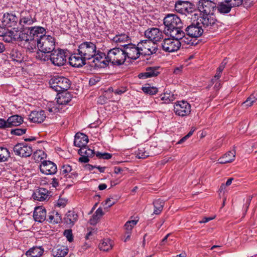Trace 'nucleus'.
I'll return each mask as SVG.
<instances>
[{"mask_svg": "<svg viewBox=\"0 0 257 257\" xmlns=\"http://www.w3.org/2000/svg\"><path fill=\"white\" fill-rule=\"evenodd\" d=\"M197 20L202 27L207 29H212L217 25V20L214 13L199 16Z\"/></svg>", "mask_w": 257, "mask_h": 257, "instance_id": "14", "label": "nucleus"}, {"mask_svg": "<svg viewBox=\"0 0 257 257\" xmlns=\"http://www.w3.org/2000/svg\"><path fill=\"white\" fill-rule=\"evenodd\" d=\"M175 11L181 14L187 16L193 13L195 10V6L188 1H177L175 4Z\"/></svg>", "mask_w": 257, "mask_h": 257, "instance_id": "11", "label": "nucleus"}, {"mask_svg": "<svg viewBox=\"0 0 257 257\" xmlns=\"http://www.w3.org/2000/svg\"><path fill=\"white\" fill-rule=\"evenodd\" d=\"M197 7L199 12V16L214 14L216 4L210 0H199Z\"/></svg>", "mask_w": 257, "mask_h": 257, "instance_id": "9", "label": "nucleus"}, {"mask_svg": "<svg viewBox=\"0 0 257 257\" xmlns=\"http://www.w3.org/2000/svg\"><path fill=\"white\" fill-rule=\"evenodd\" d=\"M174 111L178 116H187L191 112V105L186 101H177L174 105Z\"/></svg>", "mask_w": 257, "mask_h": 257, "instance_id": "15", "label": "nucleus"}, {"mask_svg": "<svg viewBox=\"0 0 257 257\" xmlns=\"http://www.w3.org/2000/svg\"><path fill=\"white\" fill-rule=\"evenodd\" d=\"M71 93L67 91L58 92L57 95V105L60 107L67 105L72 99Z\"/></svg>", "mask_w": 257, "mask_h": 257, "instance_id": "21", "label": "nucleus"}, {"mask_svg": "<svg viewBox=\"0 0 257 257\" xmlns=\"http://www.w3.org/2000/svg\"><path fill=\"white\" fill-rule=\"evenodd\" d=\"M13 151L16 155L21 157H30L33 153L31 146L26 143H18L14 147Z\"/></svg>", "mask_w": 257, "mask_h": 257, "instance_id": "17", "label": "nucleus"}, {"mask_svg": "<svg viewBox=\"0 0 257 257\" xmlns=\"http://www.w3.org/2000/svg\"><path fill=\"white\" fill-rule=\"evenodd\" d=\"M139 46L141 55H150L155 53L157 50L156 44L149 40L141 41L138 44Z\"/></svg>", "mask_w": 257, "mask_h": 257, "instance_id": "13", "label": "nucleus"}, {"mask_svg": "<svg viewBox=\"0 0 257 257\" xmlns=\"http://www.w3.org/2000/svg\"><path fill=\"white\" fill-rule=\"evenodd\" d=\"M44 252L41 247H34L27 251L26 255L28 257H41Z\"/></svg>", "mask_w": 257, "mask_h": 257, "instance_id": "36", "label": "nucleus"}, {"mask_svg": "<svg viewBox=\"0 0 257 257\" xmlns=\"http://www.w3.org/2000/svg\"><path fill=\"white\" fill-rule=\"evenodd\" d=\"M161 70V68L159 66L147 67L145 72L139 74L138 77L142 79L156 77L160 73Z\"/></svg>", "mask_w": 257, "mask_h": 257, "instance_id": "22", "label": "nucleus"}, {"mask_svg": "<svg viewBox=\"0 0 257 257\" xmlns=\"http://www.w3.org/2000/svg\"><path fill=\"white\" fill-rule=\"evenodd\" d=\"M232 8L233 7L230 3H228L226 0H224L223 2H219L218 4L216 5L215 10H217L220 14H225L229 13Z\"/></svg>", "mask_w": 257, "mask_h": 257, "instance_id": "30", "label": "nucleus"}, {"mask_svg": "<svg viewBox=\"0 0 257 257\" xmlns=\"http://www.w3.org/2000/svg\"><path fill=\"white\" fill-rule=\"evenodd\" d=\"M33 217L35 221L43 222L46 219V209L42 207H36L34 212Z\"/></svg>", "mask_w": 257, "mask_h": 257, "instance_id": "29", "label": "nucleus"}, {"mask_svg": "<svg viewBox=\"0 0 257 257\" xmlns=\"http://www.w3.org/2000/svg\"><path fill=\"white\" fill-rule=\"evenodd\" d=\"M228 3L233 7H236L241 5L243 3V0H226Z\"/></svg>", "mask_w": 257, "mask_h": 257, "instance_id": "52", "label": "nucleus"}, {"mask_svg": "<svg viewBox=\"0 0 257 257\" xmlns=\"http://www.w3.org/2000/svg\"><path fill=\"white\" fill-rule=\"evenodd\" d=\"M30 31V34L32 36L31 42L28 46H30L31 49H36V45L38 42L41 40V38L46 36V31L45 28L42 27H32L29 28Z\"/></svg>", "mask_w": 257, "mask_h": 257, "instance_id": "8", "label": "nucleus"}, {"mask_svg": "<svg viewBox=\"0 0 257 257\" xmlns=\"http://www.w3.org/2000/svg\"><path fill=\"white\" fill-rule=\"evenodd\" d=\"M35 200L43 201L48 197V191L44 188H40L38 191L34 192L32 195Z\"/></svg>", "mask_w": 257, "mask_h": 257, "instance_id": "33", "label": "nucleus"}, {"mask_svg": "<svg viewBox=\"0 0 257 257\" xmlns=\"http://www.w3.org/2000/svg\"><path fill=\"white\" fill-rule=\"evenodd\" d=\"M252 198V197L251 196H248V197L246 199V202L244 204V207H245L244 209H245V212L247 211V210L249 206V205H250V203Z\"/></svg>", "mask_w": 257, "mask_h": 257, "instance_id": "59", "label": "nucleus"}, {"mask_svg": "<svg viewBox=\"0 0 257 257\" xmlns=\"http://www.w3.org/2000/svg\"><path fill=\"white\" fill-rule=\"evenodd\" d=\"M68 249L64 246H57L52 250V254L54 257H64L68 253Z\"/></svg>", "mask_w": 257, "mask_h": 257, "instance_id": "34", "label": "nucleus"}, {"mask_svg": "<svg viewBox=\"0 0 257 257\" xmlns=\"http://www.w3.org/2000/svg\"><path fill=\"white\" fill-rule=\"evenodd\" d=\"M62 109V107H60L58 105L55 104L52 107L48 108V111L50 112L56 113L60 111Z\"/></svg>", "mask_w": 257, "mask_h": 257, "instance_id": "53", "label": "nucleus"}, {"mask_svg": "<svg viewBox=\"0 0 257 257\" xmlns=\"http://www.w3.org/2000/svg\"><path fill=\"white\" fill-rule=\"evenodd\" d=\"M80 155L81 156V157L79 158V161L80 162L87 163L89 162V158L88 157H87V156H86V155Z\"/></svg>", "mask_w": 257, "mask_h": 257, "instance_id": "60", "label": "nucleus"}, {"mask_svg": "<svg viewBox=\"0 0 257 257\" xmlns=\"http://www.w3.org/2000/svg\"><path fill=\"white\" fill-rule=\"evenodd\" d=\"M88 142V138L84 134L77 133L75 136L74 144L80 149L85 147Z\"/></svg>", "mask_w": 257, "mask_h": 257, "instance_id": "26", "label": "nucleus"}, {"mask_svg": "<svg viewBox=\"0 0 257 257\" xmlns=\"http://www.w3.org/2000/svg\"><path fill=\"white\" fill-rule=\"evenodd\" d=\"M60 174V181L62 183L66 181L73 182L78 176L76 171L68 164H65L61 167Z\"/></svg>", "mask_w": 257, "mask_h": 257, "instance_id": "7", "label": "nucleus"}, {"mask_svg": "<svg viewBox=\"0 0 257 257\" xmlns=\"http://www.w3.org/2000/svg\"><path fill=\"white\" fill-rule=\"evenodd\" d=\"M126 91V88L125 87H121L114 90V93L115 94L121 95L124 93Z\"/></svg>", "mask_w": 257, "mask_h": 257, "instance_id": "54", "label": "nucleus"}, {"mask_svg": "<svg viewBox=\"0 0 257 257\" xmlns=\"http://www.w3.org/2000/svg\"><path fill=\"white\" fill-rule=\"evenodd\" d=\"M198 21L196 24L192 23L188 26L186 29L185 31L187 35L191 38H198L202 35L203 33V30L202 26Z\"/></svg>", "mask_w": 257, "mask_h": 257, "instance_id": "19", "label": "nucleus"}, {"mask_svg": "<svg viewBox=\"0 0 257 257\" xmlns=\"http://www.w3.org/2000/svg\"><path fill=\"white\" fill-rule=\"evenodd\" d=\"M145 36L153 42H159L163 38V33L158 28L148 29L145 32Z\"/></svg>", "mask_w": 257, "mask_h": 257, "instance_id": "20", "label": "nucleus"}, {"mask_svg": "<svg viewBox=\"0 0 257 257\" xmlns=\"http://www.w3.org/2000/svg\"><path fill=\"white\" fill-rule=\"evenodd\" d=\"M23 122V118L18 115H14L7 119V123L9 127L20 125Z\"/></svg>", "mask_w": 257, "mask_h": 257, "instance_id": "32", "label": "nucleus"}, {"mask_svg": "<svg viewBox=\"0 0 257 257\" xmlns=\"http://www.w3.org/2000/svg\"><path fill=\"white\" fill-rule=\"evenodd\" d=\"M47 221L52 223H59L62 221L61 215L58 211L53 210L49 213Z\"/></svg>", "mask_w": 257, "mask_h": 257, "instance_id": "35", "label": "nucleus"}, {"mask_svg": "<svg viewBox=\"0 0 257 257\" xmlns=\"http://www.w3.org/2000/svg\"><path fill=\"white\" fill-rule=\"evenodd\" d=\"M114 203V202L111 201V198H108L106 200L105 202L103 205H106V207L109 208L112 206Z\"/></svg>", "mask_w": 257, "mask_h": 257, "instance_id": "61", "label": "nucleus"}, {"mask_svg": "<svg viewBox=\"0 0 257 257\" xmlns=\"http://www.w3.org/2000/svg\"><path fill=\"white\" fill-rule=\"evenodd\" d=\"M99 248L101 250L107 251L112 248L111 240L109 239H105L101 241L99 244Z\"/></svg>", "mask_w": 257, "mask_h": 257, "instance_id": "39", "label": "nucleus"}, {"mask_svg": "<svg viewBox=\"0 0 257 257\" xmlns=\"http://www.w3.org/2000/svg\"><path fill=\"white\" fill-rule=\"evenodd\" d=\"M78 153L79 155H84L87 156L89 158V157H93L94 154V150H92L90 149H88L87 148L83 147L81 149H80Z\"/></svg>", "mask_w": 257, "mask_h": 257, "instance_id": "43", "label": "nucleus"}, {"mask_svg": "<svg viewBox=\"0 0 257 257\" xmlns=\"http://www.w3.org/2000/svg\"><path fill=\"white\" fill-rule=\"evenodd\" d=\"M212 217H204L201 220L199 221V223H206L213 219Z\"/></svg>", "mask_w": 257, "mask_h": 257, "instance_id": "64", "label": "nucleus"}, {"mask_svg": "<svg viewBox=\"0 0 257 257\" xmlns=\"http://www.w3.org/2000/svg\"><path fill=\"white\" fill-rule=\"evenodd\" d=\"M36 21V19L33 18L32 15L29 12L26 11L21 13L20 24L23 27L32 25Z\"/></svg>", "mask_w": 257, "mask_h": 257, "instance_id": "25", "label": "nucleus"}, {"mask_svg": "<svg viewBox=\"0 0 257 257\" xmlns=\"http://www.w3.org/2000/svg\"><path fill=\"white\" fill-rule=\"evenodd\" d=\"M27 129L26 128H15L11 130V133L12 135H15L16 136H21L23 134H25L26 132Z\"/></svg>", "mask_w": 257, "mask_h": 257, "instance_id": "47", "label": "nucleus"}, {"mask_svg": "<svg viewBox=\"0 0 257 257\" xmlns=\"http://www.w3.org/2000/svg\"><path fill=\"white\" fill-rule=\"evenodd\" d=\"M235 157V152L234 150L228 151L218 159V163L220 164L230 163L234 160Z\"/></svg>", "mask_w": 257, "mask_h": 257, "instance_id": "31", "label": "nucleus"}, {"mask_svg": "<svg viewBox=\"0 0 257 257\" xmlns=\"http://www.w3.org/2000/svg\"><path fill=\"white\" fill-rule=\"evenodd\" d=\"M67 204V201L64 199H59L58 200L57 205L60 207H64Z\"/></svg>", "mask_w": 257, "mask_h": 257, "instance_id": "57", "label": "nucleus"}, {"mask_svg": "<svg viewBox=\"0 0 257 257\" xmlns=\"http://www.w3.org/2000/svg\"><path fill=\"white\" fill-rule=\"evenodd\" d=\"M46 118V114L44 110L33 111L29 115V119L33 122L41 123Z\"/></svg>", "mask_w": 257, "mask_h": 257, "instance_id": "27", "label": "nucleus"}, {"mask_svg": "<svg viewBox=\"0 0 257 257\" xmlns=\"http://www.w3.org/2000/svg\"><path fill=\"white\" fill-rule=\"evenodd\" d=\"M71 81L63 76H55L50 80L51 87L57 92L67 91L70 87Z\"/></svg>", "mask_w": 257, "mask_h": 257, "instance_id": "5", "label": "nucleus"}, {"mask_svg": "<svg viewBox=\"0 0 257 257\" xmlns=\"http://www.w3.org/2000/svg\"><path fill=\"white\" fill-rule=\"evenodd\" d=\"M18 20L15 15L12 13L4 14L3 17L2 23L5 27H12L15 26Z\"/></svg>", "mask_w": 257, "mask_h": 257, "instance_id": "24", "label": "nucleus"}, {"mask_svg": "<svg viewBox=\"0 0 257 257\" xmlns=\"http://www.w3.org/2000/svg\"><path fill=\"white\" fill-rule=\"evenodd\" d=\"M124 227L126 230V232H129L131 233V231L133 227H132V226H131V224H128L127 221L125 223L124 225Z\"/></svg>", "mask_w": 257, "mask_h": 257, "instance_id": "63", "label": "nucleus"}, {"mask_svg": "<svg viewBox=\"0 0 257 257\" xmlns=\"http://www.w3.org/2000/svg\"><path fill=\"white\" fill-rule=\"evenodd\" d=\"M153 204L154 207V213L156 215L159 214L162 211L164 202L161 200L158 199L154 202Z\"/></svg>", "mask_w": 257, "mask_h": 257, "instance_id": "41", "label": "nucleus"}, {"mask_svg": "<svg viewBox=\"0 0 257 257\" xmlns=\"http://www.w3.org/2000/svg\"><path fill=\"white\" fill-rule=\"evenodd\" d=\"M39 168L42 173L47 175H54L57 171L56 165L50 161H43Z\"/></svg>", "mask_w": 257, "mask_h": 257, "instance_id": "18", "label": "nucleus"}, {"mask_svg": "<svg viewBox=\"0 0 257 257\" xmlns=\"http://www.w3.org/2000/svg\"><path fill=\"white\" fill-rule=\"evenodd\" d=\"M142 90L143 91L144 93L146 94H149L150 95L155 94L158 91L157 88L151 86L143 87Z\"/></svg>", "mask_w": 257, "mask_h": 257, "instance_id": "45", "label": "nucleus"}, {"mask_svg": "<svg viewBox=\"0 0 257 257\" xmlns=\"http://www.w3.org/2000/svg\"><path fill=\"white\" fill-rule=\"evenodd\" d=\"M79 54L82 56L86 60H90L94 58L95 60L99 61L105 56V54L97 50L96 44L91 41H85L80 44L77 49Z\"/></svg>", "mask_w": 257, "mask_h": 257, "instance_id": "2", "label": "nucleus"}, {"mask_svg": "<svg viewBox=\"0 0 257 257\" xmlns=\"http://www.w3.org/2000/svg\"><path fill=\"white\" fill-rule=\"evenodd\" d=\"M64 235L69 242H72L73 240V236L71 229L65 230L64 232Z\"/></svg>", "mask_w": 257, "mask_h": 257, "instance_id": "51", "label": "nucleus"}, {"mask_svg": "<svg viewBox=\"0 0 257 257\" xmlns=\"http://www.w3.org/2000/svg\"><path fill=\"white\" fill-rule=\"evenodd\" d=\"M100 81V79L99 77H92L90 78L89 81V84L90 85L92 86L95 85L97 82Z\"/></svg>", "mask_w": 257, "mask_h": 257, "instance_id": "55", "label": "nucleus"}, {"mask_svg": "<svg viewBox=\"0 0 257 257\" xmlns=\"http://www.w3.org/2000/svg\"><path fill=\"white\" fill-rule=\"evenodd\" d=\"M165 26L164 33L171 37L184 38L185 33L181 30L182 23L180 18L175 14H169L164 18Z\"/></svg>", "mask_w": 257, "mask_h": 257, "instance_id": "1", "label": "nucleus"}, {"mask_svg": "<svg viewBox=\"0 0 257 257\" xmlns=\"http://www.w3.org/2000/svg\"><path fill=\"white\" fill-rule=\"evenodd\" d=\"M70 64L74 67H80L86 64V59L78 53L72 54L69 59Z\"/></svg>", "mask_w": 257, "mask_h": 257, "instance_id": "23", "label": "nucleus"}, {"mask_svg": "<svg viewBox=\"0 0 257 257\" xmlns=\"http://www.w3.org/2000/svg\"><path fill=\"white\" fill-rule=\"evenodd\" d=\"M10 33L12 35V37L10 38L11 40L13 38L15 40L24 42L23 44L25 47L30 51L34 50V49H31L30 46H28L30 44V42H31V41H32L30 30L27 32H25L24 31H15L10 32Z\"/></svg>", "mask_w": 257, "mask_h": 257, "instance_id": "10", "label": "nucleus"}, {"mask_svg": "<svg viewBox=\"0 0 257 257\" xmlns=\"http://www.w3.org/2000/svg\"><path fill=\"white\" fill-rule=\"evenodd\" d=\"M59 181H60V179H59L58 178H54L52 179V186L54 187H55V188L57 187L59 185Z\"/></svg>", "mask_w": 257, "mask_h": 257, "instance_id": "62", "label": "nucleus"}, {"mask_svg": "<svg viewBox=\"0 0 257 257\" xmlns=\"http://www.w3.org/2000/svg\"><path fill=\"white\" fill-rule=\"evenodd\" d=\"M227 64V61L225 59L223 60V61L221 62L219 67L217 68V70L219 73H221L223 69H224L226 64Z\"/></svg>", "mask_w": 257, "mask_h": 257, "instance_id": "56", "label": "nucleus"}, {"mask_svg": "<svg viewBox=\"0 0 257 257\" xmlns=\"http://www.w3.org/2000/svg\"><path fill=\"white\" fill-rule=\"evenodd\" d=\"M103 214L104 213L102 209L100 207L98 208L90 219V223L92 225L96 224Z\"/></svg>", "mask_w": 257, "mask_h": 257, "instance_id": "38", "label": "nucleus"}, {"mask_svg": "<svg viewBox=\"0 0 257 257\" xmlns=\"http://www.w3.org/2000/svg\"><path fill=\"white\" fill-rule=\"evenodd\" d=\"M7 120H5L4 119L0 118V128L5 129L8 128Z\"/></svg>", "mask_w": 257, "mask_h": 257, "instance_id": "58", "label": "nucleus"}, {"mask_svg": "<svg viewBox=\"0 0 257 257\" xmlns=\"http://www.w3.org/2000/svg\"><path fill=\"white\" fill-rule=\"evenodd\" d=\"M136 155L139 159H145L149 156V153L147 152L144 148L139 149Z\"/></svg>", "mask_w": 257, "mask_h": 257, "instance_id": "46", "label": "nucleus"}, {"mask_svg": "<svg viewBox=\"0 0 257 257\" xmlns=\"http://www.w3.org/2000/svg\"><path fill=\"white\" fill-rule=\"evenodd\" d=\"M55 39L50 35H46L40 39L36 45L39 51H42L45 53H51L55 50Z\"/></svg>", "mask_w": 257, "mask_h": 257, "instance_id": "6", "label": "nucleus"}, {"mask_svg": "<svg viewBox=\"0 0 257 257\" xmlns=\"http://www.w3.org/2000/svg\"><path fill=\"white\" fill-rule=\"evenodd\" d=\"M96 156L98 158L103 159H109L112 157V155L107 153H100L97 152L96 153Z\"/></svg>", "mask_w": 257, "mask_h": 257, "instance_id": "50", "label": "nucleus"}, {"mask_svg": "<svg viewBox=\"0 0 257 257\" xmlns=\"http://www.w3.org/2000/svg\"><path fill=\"white\" fill-rule=\"evenodd\" d=\"M124 53L123 48L115 47L110 49L104 57L107 62L119 66L124 64L126 60Z\"/></svg>", "mask_w": 257, "mask_h": 257, "instance_id": "4", "label": "nucleus"}, {"mask_svg": "<svg viewBox=\"0 0 257 257\" xmlns=\"http://www.w3.org/2000/svg\"><path fill=\"white\" fill-rule=\"evenodd\" d=\"M10 157V153L9 150L3 147L0 148V162H3L8 161Z\"/></svg>", "mask_w": 257, "mask_h": 257, "instance_id": "42", "label": "nucleus"}, {"mask_svg": "<svg viewBox=\"0 0 257 257\" xmlns=\"http://www.w3.org/2000/svg\"><path fill=\"white\" fill-rule=\"evenodd\" d=\"M51 62L57 66H62L67 62L66 56L62 50H54L50 55Z\"/></svg>", "mask_w": 257, "mask_h": 257, "instance_id": "16", "label": "nucleus"}, {"mask_svg": "<svg viewBox=\"0 0 257 257\" xmlns=\"http://www.w3.org/2000/svg\"><path fill=\"white\" fill-rule=\"evenodd\" d=\"M180 40H182V42L188 45L191 46L194 45L192 40H189L185 36L184 38L171 37L165 38L163 40L161 43L162 49L167 52H173L177 51L181 46Z\"/></svg>", "mask_w": 257, "mask_h": 257, "instance_id": "3", "label": "nucleus"}, {"mask_svg": "<svg viewBox=\"0 0 257 257\" xmlns=\"http://www.w3.org/2000/svg\"><path fill=\"white\" fill-rule=\"evenodd\" d=\"M250 100L251 102L247 103V107L252 106L254 102L257 100V93L251 94L246 100V102H248Z\"/></svg>", "mask_w": 257, "mask_h": 257, "instance_id": "48", "label": "nucleus"}, {"mask_svg": "<svg viewBox=\"0 0 257 257\" xmlns=\"http://www.w3.org/2000/svg\"><path fill=\"white\" fill-rule=\"evenodd\" d=\"M10 58L13 61L21 63L23 59L21 53L17 50H13L10 54Z\"/></svg>", "mask_w": 257, "mask_h": 257, "instance_id": "40", "label": "nucleus"}, {"mask_svg": "<svg viewBox=\"0 0 257 257\" xmlns=\"http://www.w3.org/2000/svg\"><path fill=\"white\" fill-rule=\"evenodd\" d=\"M46 53L42 51H39L36 55V59L44 62L47 61L49 59L50 60V56L47 55Z\"/></svg>", "mask_w": 257, "mask_h": 257, "instance_id": "44", "label": "nucleus"}, {"mask_svg": "<svg viewBox=\"0 0 257 257\" xmlns=\"http://www.w3.org/2000/svg\"><path fill=\"white\" fill-rule=\"evenodd\" d=\"M125 59L137 60L141 55L139 46H136L133 43H128L122 45Z\"/></svg>", "mask_w": 257, "mask_h": 257, "instance_id": "12", "label": "nucleus"}, {"mask_svg": "<svg viewBox=\"0 0 257 257\" xmlns=\"http://www.w3.org/2000/svg\"><path fill=\"white\" fill-rule=\"evenodd\" d=\"M175 99L174 95L173 94H170L169 93H165L164 95L161 97V99L164 100L165 103H169L171 101H172Z\"/></svg>", "mask_w": 257, "mask_h": 257, "instance_id": "49", "label": "nucleus"}, {"mask_svg": "<svg viewBox=\"0 0 257 257\" xmlns=\"http://www.w3.org/2000/svg\"><path fill=\"white\" fill-rule=\"evenodd\" d=\"M78 219L77 213L73 210L68 211L64 217L65 222L70 227L73 226Z\"/></svg>", "mask_w": 257, "mask_h": 257, "instance_id": "28", "label": "nucleus"}, {"mask_svg": "<svg viewBox=\"0 0 257 257\" xmlns=\"http://www.w3.org/2000/svg\"><path fill=\"white\" fill-rule=\"evenodd\" d=\"M130 37L125 34L116 35L112 39V41L118 45L119 44L122 47L123 43L130 41Z\"/></svg>", "mask_w": 257, "mask_h": 257, "instance_id": "37", "label": "nucleus"}]
</instances>
